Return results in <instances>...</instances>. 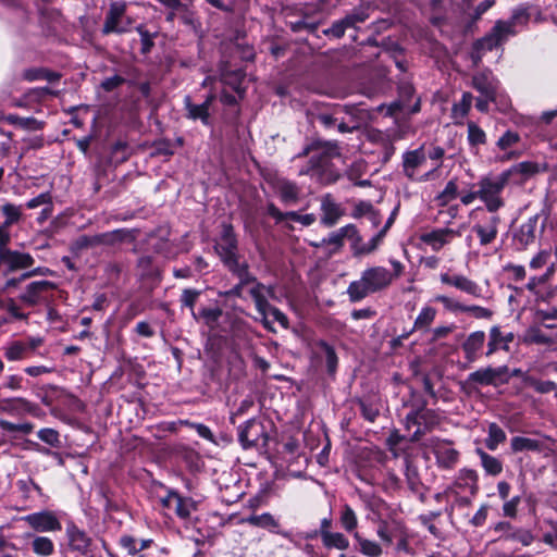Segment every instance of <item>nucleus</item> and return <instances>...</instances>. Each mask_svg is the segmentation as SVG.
I'll list each match as a JSON object with an SVG mask.
<instances>
[{"mask_svg":"<svg viewBox=\"0 0 557 557\" xmlns=\"http://www.w3.org/2000/svg\"><path fill=\"white\" fill-rule=\"evenodd\" d=\"M548 170V166L545 162H535V161H522L517 164H513L509 169L503 171L504 174H507V180H510L515 176L519 177V182L523 183L540 173H544Z\"/></svg>","mask_w":557,"mask_h":557,"instance_id":"dca6fc26","label":"nucleus"},{"mask_svg":"<svg viewBox=\"0 0 557 557\" xmlns=\"http://www.w3.org/2000/svg\"><path fill=\"white\" fill-rule=\"evenodd\" d=\"M520 140V136L516 132L507 131L497 140L496 145L499 149L506 150L515 146Z\"/></svg>","mask_w":557,"mask_h":557,"instance_id":"052dcab7","label":"nucleus"},{"mask_svg":"<svg viewBox=\"0 0 557 557\" xmlns=\"http://www.w3.org/2000/svg\"><path fill=\"white\" fill-rule=\"evenodd\" d=\"M339 522L342 528L348 533L357 532L356 529L358 527V518L355 510L347 504H345L341 509Z\"/></svg>","mask_w":557,"mask_h":557,"instance_id":"ea45409f","label":"nucleus"},{"mask_svg":"<svg viewBox=\"0 0 557 557\" xmlns=\"http://www.w3.org/2000/svg\"><path fill=\"white\" fill-rule=\"evenodd\" d=\"M458 187L455 181H449L443 191L437 196L440 205L444 206L457 196Z\"/></svg>","mask_w":557,"mask_h":557,"instance_id":"13d9d810","label":"nucleus"},{"mask_svg":"<svg viewBox=\"0 0 557 557\" xmlns=\"http://www.w3.org/2000/svg\"><path fill=\"white\" fill-rule=\"evenodd\" d=\"M435 456L438 465L446 469L451 468L458 460V451L448 444L437 445Z\"/></svg>","mask_w":557,"mask_h":557,"instance_id":"c85d7f7f","label":"nucleus"},{"mask_svg":"<svg viewBox=\"0 0 557 557\" xmlns=\"http://www.w3.org/2000/svg\"><path fill=\"white\" fill-rule=\"evenodd\" d=\"M215 96L209 95L207 99L200 103H193L190 96L184 98V106L186 110V117L193 121L200 120L206 126L210 125V106L212 104Z\"/></svg>","mask_w":557,"mask_h":557,"instance_id":"aec40b11","label":"nucleus"},{"mask_svg":"<svg viewBox=\"0 0 557 557\" xmlns=\"http://www.w3.org/2000/svg\"><path fill=\"white\" fill-rule=\"evenodd\" d=\"M536 219H530L520 225L515 235V242L521 249L527 248L535 240Z\"/></svg>","mask_w":557,"mask_h":557,"instance_id":"393cba45","label":"nucleus"},{"mask_svg":"<svg viewBox=\"0 0 557 557\" xmlns=\"http://www.w3.org/2000/svg\"><path fill=\"white\" fill-rule=\"evenodd\" d=\"M414 422L419 425L423 424L425 428L430 429L438 423V417L431 409H422L414 413Z\"/></svg>","mask_w":557,"mask_h":557,"instance_id":"864d4df0","label":"nucleus"},{"mask_svg":"<svg viewBox=\"0 0 557 557\" xmlns=\"http://www.w3.org/2000/svg\"><path fill=\"white\" fill-rule=\"evenodd\" d=\"M132 20L126 16V4L124 2H112L106 14L102 34H122L129 30Z\"/></svg>","mask_w":557,"mask_h":557,"instance_id":"6e6552de","label":"nucleus"},{"mask_svg":"<svg viewBox=\"0 0 557 557\" xmlns=\"http://www.w3.org/2000/svg\"><path fill=\"white\" fill-rule=\"evenodd\" d=\"M507 174L500 172L497 175L482 176L475 187H478L479 199L484 203L487 212L495 213L505 207L503 191L508 185Z\"/></svg>","mask_w":557,"mask_h":557,"instance_id":"20e7f679","label":"nucleus"},{"mask_svg":"<svg viewBox=\"0 0 557 557\" xmlns=\"http://www.w3.org/2000/svg\"><path fill=\"white\" fill-rule=\"evenodd\" d=\"M462 385L471 389L478 385H491L488 366L471 372Z\"/></svg>","mask_w":557,"mask_h":557,"instance_id":"a19ab883","label":"nucleus"},{"mask_svg":"<svg viewBox=\"0 0 557 557\" xmlns=\"http://www.w3.org/2000/svg\"><path fill=\"white\" fill-rule=\"evenodd\" d=\"M485 339L486 335L483 331L471 332L466 337L461 345V348L463 351L465 359L468 363H473L480 358Z\"/></svg>","mask_w":557,"mask_h":557,"instance_id":"412c9836","label":"nucleus"},{"mask_svg":"<svg viewBox=\"0 0 557 557\" xmlns=\"http://www.w3.org/2000/svg\"><path fill=\"white\" fill-rule=\"evenodd\" d=\"M502 537L506 541H517L523 546H530L534 541V535L530 530L515 528L513 525L510 532L502 535Z\"/></svg>","mask_w":557,"mask_h":557,"instance_id":"79ce46f5","label":"nucleus"},{"mask_svg":"<svg viewBox=\"0 0 557 557\" xmlns=\"http://www.w3.org/2000/svg\"><path fill=\"white\" fill-rule=\"evenodd\" d=\"M173 499L175 502L173 510L182 519L188 518L191 511L196 509L195 502L190 498H184L178 495L177 498Z\"/></svg>","mask_w":557,"mask_h":557,"instance_id":"09e8293b","label":"nucleus"},{"mask_svg":"<svg viewBox=\"0 0 557 557\" xmlns=\"http://www.w3.org/2000/svg\"><path fill=\"white\" fill-rule=\"evenodd\" d=\"M437 311L431 306H424L413 322V330L428 331L436 318Z\"/></svg>","mask_w":557,"mask_h":557,"instance_id":"f704fd0d","label":"nucleus"},{"mask_svg":"<svg viewBox=\"0 0 557 557\" xmlns=\"http://www.w3.org/2000/svg\"><path fill=\"white\" fill-rule=\"evenodd\" d=\"M198 320H201L212 332L219 333L223 329L220 324L221 318H225L223 310L219 307H203L198 312Z\"/></svg>","mask_w":557,"mask_h":557,"instance_id":"b1692460","label":"nucleus"},{"mask_svg":"<svg viewBox=\"0 0 557 557\" xmlns=\"http://www.w3.org/2000/svg\"><path fill=\"white\" fill-rule=\"evenodd\" d=\"M473 96L470 92H463L459 102L453 107V112L456 116L465 117L472 106Z\"/></svg>","mask_w":557,"mask_h":557,"instance_id":"5fc2aeb1","label":"nucleus"},{"mask_svg":"<svg viewBox=\"0 0 557 557\" xmlns=\"http://www.w3.org/2000/svg\"><path fill=\"white\" fill-rule=\"evenodd\" d=\"M500 224L502 218L495 212L473 225L472 231L476 234L481 246H487L496 239Z\"/></svg>","mask_w":557,"mask_h":557,"instance_id":"2eb2a0df","label":"nucleus"},{"mask_svg":"<svg viewBox=\"0 0 557 557\" xmlns=\"http://www.w3.org/2000/svg\"><path fill=\"white\" fill-rule=\"evenodd\" d=\"M65 533L67 545L72 552L84 557H95L94 541L84 530L74 523H69Z\"/></svg>","mask_w":557,"mask_h":557,"instance_id":"9b49d317","label":"nucleus"},{"mask_svg":"<svg viewBox=\"0 0 557 557\" xmlns=\"http://www.w3.org/2000/svg\"><path fill=\"white\" fill-rule=\"evenodd\" d=\"M348 25L345 24V18H341V20H337V21H334L332 23V25L324 29L323 30V34L327 37H333V38H342L346 32V29H348Z\"/></svg>","mask_w":557,"mask_h":557,"instance_id":"4d7b16f0","label":"nucleus"},{"mask_svg":"<svg viewBox=\"0 0 557 557\" xmlns=\"http://www.w3.org/2000/svg\"><path fill=\"white\" fill-rule=\"evenodd\" d=\"M1 212L5 218L3 223L9 227H11L13 224H16L22 218V207L14 203H4L1 207Z\"/></svg>","mask_w":557,"mask_h":557,"instance_id":"49530a36","label":"nucleus"},{"mask_svg":"<svg viewBox=\"0 0 557 557\" xmlns=\"http://www.w3.org/2000/svg\"><path fill=\"white\" fill-rule=\"evenodd\" d=\"M57 285L50 281H36L28 284L21 294L20 299L27 306H36L46 299V294Z\"/></svg>","mask_w":557,"mask_h":557,"instance_id":"6ab92c4d","label":"nucleus"},{"mask_svg":"<svg viewBox=\"0 0 557 557\" xmlns=\"http://www.w3.org/2000/svg\"><path fill=\"white\" fill-rule=\"evenodd\" d=\"M238 440L245 449L262 448L268 443L265 426L262 422L250 419L238 428Z\"/></svg>","mask_w":557,"mask_h":557,"instance_id":"423d86ee","label":"nucleus"},{"mask_svg":"<svg viewBox=\"0 0 557 557\" xmlns=\"http://www.w3.org/2000/svg\"><path fill=\"white\" fill-rule=\"evenodd\" d=\"M354 539L356 540L359 552L367 557H380L383 553L382 547L374 541L368 540L359 534V532L354 533Z\"/></svg>","mask_w":557,"mask_h":557,"instance_id":"e433bc0d","label":"nucleus"},{"mask_svg":"<svg viewBox=\"0 0 557 557\" xmlns=\"http://www.w3.org/2000/svg\"><path fill=\"white\" fill-rule=\"evenodd\" d=\"M475 453L480 457L481 466L486 474L496 476L502 473L503 462L498 458L487 454L482 448H476Z\"/></svg>","mask_w":557,"mask_h":557,"instance_id":"c756f323","label":"nucleus"},{"mask_svg":"<svg viewBox=\"0 0 557 557\" xmlns=\"http://www.w3.org/2000/svg\"><path fill=\"white\" fill-rule=\"evenodd\" d=\"M511 450L513 453L520 451H540L542 444L540 441L531 437L515 436L510 442Z\"/></svg>","mask_w":557,"mask_h":557,"instance_id":"72a5a7b5","label":"nucleus"},{"mask_svg":"<svg viewBox=\"0 0 557 557\" xmlns=\"http://www.w3.org/2000/svg\"><path fill=\"white\" fill-rule=\"evenodd\" d=\"M461 235L462 227H459L458 230L443 227L422 234L421 240L429 245L432 250L438 251L445 245L449 244L455 237H460Z\"/></svg>","mask_w":557,"mask_h":557,"instance_id":"f3484780","label":"nucleus"},{"mask_svg":"<svg viewBox=\"0 0 557 557\" xmlns=\"http://www.w3.org/2000/svg\"><path fill=\"white\" fill-rule=\"evenodd\" d=\"M321 210V223L327 227L335 225L339 218L343 215L341 206L336 203L330 195H326L322 198Z\"/></svg>","mask_w":557,"mask_h":557,"instance_id":"5701e85b","label":"nucleus"},{"mask_svg":"<svg viewBox=\"0 0 557 557\" xmlns=\"http://www.w3.org/2000/svg\"><path fill=\"white\" fill-rule=\"evenodd\" d=\"M426 162V153L423 146L414 150H409L403 154V173L410 181L414 182H428L433 178L440 169V164H436L433 169L424 174H419L418 170Z\"/></svg>","mask_w":557,"mask_h":557,"instance_id":"39448f33","label":"nucleus"},{"mask_svg":"<svg viewBox=\"0 0 557 557\" xmlns=\"http://www.w3.org/2000/svg\"><path fill=\"white\" fill-rule=\"evenodd\" d=\"M200 294L201 293L199 290L187 288V289L183 290V293L181 295V299H180L182 306H185L190 309V313L195 320H198V315H197V312L195 311L194 307H195V304L197 302Z\"/></svg>","mask_w":557,"mask_h":557,"instance_id":"8fccbe9b","label":"nucleus"},{"mask_svg":"<svg viewBox=\"0 0 557 557\" xmlns=\"http://www.w3.org/2000/svg\"><path fill=\"white\" fill-rule=\"evenodd\" d=\"M552 258L550 250H541L536 256H534L530 261V268L533 270H539L549 263Z\"/></svg>","mask_w":557,"mask_h":557,"instance_id":"69168bd1","label":"nucleus"},{"mask_svg":"<svg viewBox=\"0 0 557 557\" xmlns=\"http://www.w3.org/2000/svg\"><path fill=\"white\" fill-rule=\"evenodd\" d=\"M32 550L37 556L48 557L54 553V544L50 537L37 535L32 541Z\"/></svg>","mask_w":557,"mask_h":557,"instance_id":"4c0bfd02","label":"nucleus"},{"mask_svg":"<svg viewBox=\"0 0 557 557\" xmlns=\"http://www.w3.org/2000/svg\"><path fill=\"white\" fill-rule=\"evenodd\" d=\"M214 248L226 267L239 261L237 238L231 224H223L220 239L215 243Z\"/></svg>","mask_w":557,"mask_h":557,"instance_id":"1a4fd4ad","label":"nucleus"},{"mask_svg":"<svg viewBox=\"0 0 557 557\" xmlns=\"http://www.w3.org/2000/svg\"><path fill=\"white\" fill-rule=\"evenodd\" d=\"M37 436L40 441L52 447H59L61 445L59 432L54 429L45 428L37 432Z\"/></svg>","mask_w":557,"mask_h":557,"instance_id":"6e6d98bb","label":"nucleus"},{"mask_svg":"<svg viewBox=\"0 0 557 557\" xmlns=\"http://www.w3.org/2000/svg\"><path fill=\"white\" fill-rule=\"evenodd\" d=\"M243 522L252 527L267 529L269 531H274L280 525L278 521L270 512H263L261 515H250L244 518Z\"/></svg>","mask_w":557,"mask_h":557,"instance_id":"7c9ffc66","label":"nucleus"},{"mask_svg":"<svg viewBox=\"0 0 557 557\" xmlns=\"http://www.w3.org/2000/svg\"><path fill=\"white\" fill-rule=\"evenodd\" d=\"M273 187L283 203L294 205L299 200L300 188L296 183L285 178H277Z\"/></svg>","mask_w":557,"mask_h":557,"instance_id":"4be33fe9","label":"nucleus"},{"mask_svg":"<svg viewBox=\"0 0 557 557\" xmlns=\"http://www.w3.org/2000/svg\"><path fill=\"white\" fill-rule=\"evenodd\" d=\"M490 380L492 386L507 384L510 380L509 368L507 366H488Z\"/></svg>","mask_w":557,"mask_h":557,"instance_id":"de8ad7c7","label":"nucleus"},{"mask_svg":"<svg viewBox=\"0 0 557 557\" xmlns=\"http://www.w3.org/2000/svg\"><path fill=\"white\" fill-rule=\"evenodd\" d=\"M468 141L471 146H480L486 143L485 132L474 122H468Z\"/></svg>","mask_w":557,"mask_h":557,"instance_id":"603ef678","label":"nucleus"},{"mask_svg":"<svg viewBox=\"0 0 557 557\" xmlns=\"http://www.w3.org/2000/svg\"><path fill=\"white\" fill-rule=\"evenodd\" d=\"M21 520L37 533L59 532L62 530V523L57 512L48 509L23 516Z\"/></svg>","mask_w":557,"mask_h":557,"instance_id":"0eeeda50","label":"nucleus"},{"mask_svg":"<svg viewBox=\"0 0 557 557\" xmlns=\"http://www.w3.org/2000/svg\"><path fill=\"white\" fill-rule=\"evenodd\" d=\"M498 350L509 351V346L504 342L502 327L499 325H493L488 330L485 356L491 357Z\"/></svg>","mask_w":557,"mask_h":557,"instance_id":"a878e982","label":"nucleus"},{"mask_svg":"<svg viewBox=\"0 0 557 557\" xmlns=\"http://www.w3.org/2000/svg\"><path fill=\"white\" fill-rule=\"evenodd\" d=\"M440 281L442 284L454 287L472 297L479 298L482 296L480 285L462 274L451 273L450 271L442 272L440 274Z\"/></svg>","mask_w":557,"mask_h":557,"instance_id":"ddd939ff","label":"nucleus"},{"mask_svg":"<svg viewBox=\"0 0 557 557\" xmlns=\"http://www.w3.org/2000/svg\"><path fill=\"white\" fill-rule=\"evenodd\" d=\"M248 293L255 301L258 313L262 317L263 326L269 331H274L268 319V308H270L268 298H275L274 286H267L259 282L249 287Z\"/></svg>","mask_w":557,"mask_h":557,"instance_id":"9d476101","label":"nucleus"},{"mask_svg":"<svg viewBox=\"0 0 557 557\" xmlns=\"http://www.w3.org/2000/svg\"><path fill=\"white\" fill-rule=\"evenodd\" d=\"M391 264L393 271L381 265L364 269L360 278L352 281L347 288L349 300L358 302L371 294L387 289L396 278L401 276L405 269L398 260H391Z\"/></svg>","mask_w":557,"mask_h":557,"instance_id":"f257e3e1","label":"nucleus"},{"mask_svg":"<svg viewBox=\"0 0 557 557\" xmlns=\"http://www.w3.org/2000/svg\"><path fill=\"white\" fill-rule=\"evenodd\" d=\"M321 541L323 546L329 549L345 550L349 547V540L341 532H325Z\"/></svg>","mask_w":557,"mask_h":557,"instance_id":"c9c22d12","label":"nucleus"},{"mask_svg":"<svg viewBox=\"0 0 557 557\" xmlns=\"http://www.w3.org/2000/svg\"><path fill=\"white\" fill-rule=\"evenodd\" d=\"M345 24L348 25L349 28H357L359 24L364 23L369 18V9L366 7H358L351 10L348 14L344 16Z\"/></svg>","mask_w":557,"mask_h":557,"instance_id":"a18cd8bd","label":"nucleus"},{"mask_svg":"<svg viewBox=\"0 0 557 557\" xmlns=\"http://www.w3.org/2000/svg\"><path fill=\"white\" fill-rule=\"evenodd\" d=\"M34 406L27 399L22 397L0 400V413L7 412L13 414L20 410L32 412Z\"/></svg>","mask_w":557,"mask_h":557,"instance_id":"473e14b6","label":"nucleus"},{"mask_svg":"<svg viewBox=\"0 0 557 557\" xmlns=\"http://www.w3.org/2000/svg\"><path fill=\"white\" fill-rule=\"evenodd\" d=\"M520 503V496H513L510 499L507 498L503 505V515L508 518H515Z\"/></svg>","mask_w":557,"mask_h":557,"instance_id":"338daca9","label":"nucleus"},{"mask_svg":"<svg viewBox=\"0 0 557 557\" xmlns=\"http://www.w3.org/2000/svg\"><path fill=\"white\" fill-rule=\"evenodd\" d=\"M4 357L9 361H20L28 357L26 346L22 341H14L4 347Z\"/></svg>","mask_w":557,"mask_h":557,"instance_id":"37998d69","label":"nucleus"},{"mask_svg":"<svg viewBox=\"0 0 557 557\" xmlns=\"http://www.w3.org/2000/svg\"><path fill=\"white\" fill-rule=\"evenodd\" d=\"M309 156V165L299 171V175H310L322 184H332L339 178L338 171L332 160L341 157L336 141H315L307 146L299 154Z\"/></svg>","mask_w":557,"mask_h":557,"instance_id":"f03ea898","label":"nucleus"},{"mask_svg":"<svg viewBox=\"0 0 557 557\" xmlns=\"http://www.w3.org/2000/svg\"><path fill=\"white\" fill-rule=\"evenodd\" d=\"M314 354L317 355V357L325 360L327 371L330 373L335 372L337 367V356L332 346H330L326 342L320 341L315 345Z\"/></svg>","mask_w":557,"mask_h":557,"instance_id":"2f4dec72","label":"nucleus"},{"mask_svg":"<svg viewBox=\"0 0 557 557\" xmlns=\"http://www.w3.org/2000/svg\"><path fill=\"white\" fill-rule=\"evenodd\" d=\"M523 342L537 345H549L553 343L552 338L537 326H531L525 331Z\"/></svg>","mask_w":557,"mask_h":557,"instance_id":"c03bdc74","label":"nucleus"},{"mask_svg":"<svg viewBox=\"0 0 557 557\" xmlns=\"http://www.w3.org/2000/svg\"><path fill=\"white\" fill-rule=\"evenodd\" d=\"M34 263V258L27 252L12 250L9 247L0 248V267L4 269V273L26 270Z\"/></svg>","mask_w":557,"mask_h":557,"instance_id":"f8f14e48","label":"nucleus"},{"mask_svg":"<svg viewBox=\"0 0 557 557\" xmlns=\"http://www.w3.org/2000/svg\"><path fill=\"white\" fill-rule=\"evenodd\" d=\"M472 86L481 96L487 97L492 101H497L499 82L491 71L485 70L474 74L472 77Z\"/></svg>","mask_w":557,"mask_h":557,"instance_id":"a211bd4d","label":"nucleus"},{"mask_svg":"<svg viewBox=\"0 0 557 557\" xmlns=\"http://www.w3.org/2000/svg\"><path fill=\"white\" fill-rule=\"evenodd\" d=\"M348 239L351 242V250L355 257L368 255V252L360 251L361 249L367 248V246H364V243H362V238L359 235L358 230L355 225L354 234H349Z\"/></svg>","mask_w":557,"mask_h":557,"instance_id":"0e129e2a","label":"nucleus"},{"mask_svg":"<svg viewBox=\"0 0 557 557\" xmlns=\"http://www.w3.org/2000/svg\"><path fill=\"white\" fill-rule=\"evenodd\" d=\"M507 436L505 431L497 424L491 423L488 425L487 437L485 438V446L494 451L498 448V445L506 441Z\"/></svg>","mask_w":557,"mask_h":557,"instance_id":"58836bf2","label":"nucleus"},{"mask_svg":"<svg viewBox=\"0 0 557 557\" xmlns=\"http://www.w3.org/2000/svg\"><path fill=\"white\" fill-rule=\"evenodd\" d=\"M528 13L523 9L516 10L509 21H497L491 32L473 44L470 58L474 66L479 65L483 54L500 46L510 36L516 34L515 27L528 21Z\"/></svg>","mask_w":557,"mask_h":557,"instance_id":"7ed1b4c3","label":"nucleus"},{"mask_svg":"<svg viewBox=\"0 0 557 557\" xmlns=\"http://www.w3.org/2000/svg\"><path fill=\"white\" fill-rule=\"evenodd\" d=\"M349 234H354V224L341 227L336 232L331 233L327 238H323L320 244H314V246L322 247L324 245H332L334 247L332 252H336L342 248L344 239L348 238Z\"/></svg>","mask_w":557,"mask_h":557,"instance_id":"bb28decb","label":"nucleus"},{"mask_svg":"<svg viewBox=\"0 0 557 557\" xmlns=\"http://www.w3.org/2000/svg\"><path fill=\"white\" fill-rule=\"evenodd\" d=\"M462 313H470L475 319H485L488 320L493 315V311L478 306V305H466L465 311Z\"/></svg>","mask_w":557,"mask_h":557,"instance_id":"680f3d73","label":"nucleus"},{"mask_svg":"<svg viewBox=\"0 0 557 557\" xmlns=\"http://www.w3.org/2000/svg\"><path fill=\"white\" fill-rule=\"evenodd\" d=\"M225 320L228 326L223 327L221 332L228 334L234 347H240L245 345L248 342L250 335L249 324L242 318L231 313H225Z\"/></svg>","mask_w":557,"mask_h":557,"instance_id":"4468645a","label":"nucleus"},{"mask_svg":"<svg viewBox=\"0 0 557 557\" xmlns=\"http://www.w3.org/2000/svg\"><path fill=\"white\" fill-rule=\"evenodd\" d=\"M434 300L443 305L444 309L451 313H462L466 305L446 295H437Z\"/></svg>","mask_w":557,"mask_h":557,"instance_id":"3c124183","label":"nucleus"},{"mask_svg":"<svg viewBox=\"0 0 557 557\" xmlns=\"http://www.w3.org/2000/svg\"><path fill=\"white\" fill-rule=\"evenodd\" d=\"M285 215H287L289 220L298 222V223L302 224L304 226H310L317 220V218L313 213L299 214L296 211H288V212H285Z\"/></svg>","mask_w":557,"mask_h":557,"instance_id":"774afa93","label":"nucleus"},{"mask_svg":"<svg viewBox=\"0 0 557 557\" xmlns=\"http://www.w3.org/2000/svg\"><path fill=\"white\" fill-rule=\"evenodd\" d=\"M348 239L351 242V250L355 257L368 255V252L360 251L361 249L367 248V246H364V243H362V238L359 235L358 230L355 225L354 234H349Z\"/></svg>","mask_w":557,"mask_h":557,"instance_id":"e2e57ef3","label":"nucleus"},{"mask_svg":"<svg viewBox=\"0 0 557 557\" xmlns=\"http://www.w3.org/2000/svg\"><path fill=\"white\" fill-rule=\"evenodd\" d=\"M120 545L123 549L127 552L128 555L144 557L143 555H138V541L135 537L131 535H122L120 537Z\"/></svg>","mask_w":557,"mask_h":557,"instance_id":"bf43d9fd","label":"nucleus"},{"mask_svg":"<svg viewBox=\"0 0 557 557\" xmlns=\"http://www.w3.org/2000/svg\"><path fill=\"white\" fill-rule=\"evenodd\" d=\"M227 269L237 276L238 284L245 287H251L256 283H259L257 278L250 274L248 264L246 262H233Z\"/></svg>","mask_w":557,"mask_h":557,"instance_id":"cd10ccee","label":"nucleus"}]
</instances>
